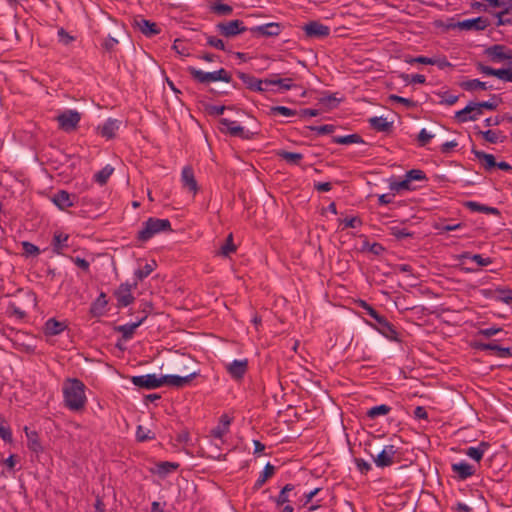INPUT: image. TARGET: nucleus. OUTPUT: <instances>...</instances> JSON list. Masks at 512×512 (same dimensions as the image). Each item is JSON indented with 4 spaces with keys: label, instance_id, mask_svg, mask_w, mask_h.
<instances>
[{
    "label": "nucleus",
    "instance_id": "51",
    "mask_svg": "<svg viewBox=\"0 0 512 512\" xmlns=\"http://www.w3.org/2000/svg\"><path fill=\"white\" fill-rule=\"evenodd\" d=\"M156 266V263L153 262V263H147L145 264V266L141 269H137L134 273L135 277H136V281H141L143 280L144 278H146L147 276H149L152 271L154 270V267Z\"/></svg>",
    "mask_w": 512,
    "mask_h": 512
},
{
    "label": "nucleus",
    "instance_id": "40",
    "mask_svg": "<svg viewBox=\"0 0 512 512\" xmlns=\"http://www.w3.org/2000/svg\"><path fill=\"white\" fill-rule=\"evenodd\" d=\"M491 7L501 8L498 13L509 14L512 11V0H482Z\"/></svg>",
    "mask_w": 512,
    "mask_h": 512
},
{
    "label": "nucleus",
    "instance_id": "3",
    "mask_svg": "<svg viewBox=\"0 0 512 512\" xmlns=\"http://www.w3.org/2000/svg\"><path fill=\"white\" fill-rule=\"evenodd\" d=\"M170 231H172V228L168 219L150 217L143 223L142 229L138 231L137 240L140 242H147L160 232Z\"/></svg>",
    "mask_w": 512,
    "mask_h": 512
},
{
    "label": "nucleus",
    "instance_id": "14",
    "mask_svg": "<svg viewBox=\"0 0 512 512\" xmlns=\"http://www.w3.org/2000/svg\"><path fill=\"white\" fill-rule=\"evenodd\" d=\"M131 382L135 386L147 390L156 389L163 386V381L161 380V377H157L155 374L132 376Z\"/></svg>",
    "mask_w": 512,
    "mask_h": 512
},
{
    "label": "nucleus",
    "instance_id": "58",
    "mask_svg": "<svg viewBox=\"0 0 512 512\" xmlns=\"http://www.w3.org/2000/svg\"><path fill=\"white\" fill-rule=\"evenodd\" d=\"M400 78L405 83L424 84L426 82V77L422 74L409 75L406 73H402V74H400Z\"/></svg>",
    "mask_w": 512,
    "mask_h": 512
},
{
    "label": "nucleus",
    "instance_id": "29",
    "mask_svg": "<svg viewBox=\"0 0 512 512\" xmlns=\"http://www.w3.org/2000/svg\"><path fill=\"white\" fill-rule=\"evenodd\" d=\"M451 468L452 471L456 473L458 478L461 480H465L475 474L474 467L465 461L454 463L452 464Z\"/></svg>",
    "mask_w": 512,
    "mask_h": 512
},
{
    "label": "nucleus",
    "instance_id": "31",
    "mask_svg": "<svg viewBox=\"0 0 512 512\" xmlns=\"http://www.w3.org/2000/svg\"><path fill=\"white\" fill-rule=\"evenodd\" d=\"M489 447L490 444L488 442L481 441L477 447H468L465 450V454L471 459L479 462Z\"/></svg>",
    "mask_w": 512,
    "mask_h": 512
},
{
    "label": "nucleus",
    "instance_id": "19",
    "mask_svg": "<svg viewBox=\"0 0 512 512\" xmlns=\"http://www.w3.org/2000/svg\"><path fill=\"white\" fill-rule=\"evenodd\" d=\"M134 26L137 27L146 37H153L160 34L161 29L155 22L144 19L140 16L134 18Z\"/></svg>",
    "mask_w": 512,
    "mask_h": 512
},
{
    "label": "nucleus",
    "instance_id": "4",
    "mask_svg": "<svg viewBox=\"0 0 512 512\" xmlns=\"http://www.w3.org/2000/svg\"><path fill=\"white\" fill-rule=\"evenodd\" d=\"M188 73L191 77L200 84H209L210 82L223 81L226 83L232 82L231 74L224 68H220L213 72H204L196 69L193 66L187 68Z\"/></svg>",
    "mask_w": 512,
    "mask_h": 512
},
{
    "label": "nucleus",
    "instance_id": "10",
    "mask_svg": "<svg viewBox=\"0 0 512 512\" xmlns=\"http://www.w3.org/2000/svg\"><path fill=\"white\" fill-rule=\"evenodd\" d=\"M490 25V21L488 18L479 16L473 19H466L464 21H459L454 24H449V28H459L461 30H475L482 31L485 30Z\"/></svg>",
    "mask_w": 512,
    "mask_h": 512
},
{
    "label": "nucleus",
    "instance_id": "17",
    "mask_svg": "<svg viewBox=\"0 0 512 512\" xmlns=\"http://www.w3.org/2000/svg\"><path fill=\"white\" fill-rule=\"evenodd\" d=\"M483 295L496 301L504 302L506 304L512 303V289L508 287L484 289Z\"/></svg>",
    "mask_w": 512,
    "mask_h": 512
},
{
    "label": "nucleus",
    "instance_id": "41",
    "mask_svg": "<svg viewBox=\"0 0 512 512\" xmlns=\"http://www.w3.org/2000/svg\"><path fill=\"white\" fill-rule=\"evenodd\" d=\"M460 259H471L472 261L476 262L479 266H488L490 265L493 260L490 257L484 258L480 254H472L470 252H464L460 255Z\"/></svg>",
    "mask_w": 512,
    "mask_h": 512
},
{
    "label": "nucleus",
    "instance_id": "55",
    "mask_svg": "<svg viewBox=\"0 0 512 512\" xmlns=\"http://www.w3.org/2000/svg\"><path fill=\"white\" fill-rule=\"evenodd\" d=\"M502 102V99L497 96V95H492L490 100L489 101H482V102H478V105L480 107H482V109H487V110H495L499 103Z\"/></svg>",
    "mask_w": 512,
    "mask_h": 512
},
{
    "label": "nucleus",
    "instance_id": "33",
    "mask_svg": "<svg viewBox=\"0 0 512 512\" xmlns=\"http://www.w3.org/2000/svg\"><path fill=\"white\" fill-rule=\"evenodd\" d=\"M107 304L108 301L106 299V294L104 292H101L97 299L91 304L90 313L94 317H99L103 315Z\"/></svg>",
    "mask_w": 512,
    "mask_h": 512
},
{
    "label": "nucleus",
    "instance_id": "45",
    "mask_svg": "<svg viewBox=\"0 0 512 512\" xmlns=\"http://www.w3.org/2000/svg\"><path fill=\"white\" fill-rule=\"evenodd\" d=\"M277 114L283 115L285 117H292L298 115V111L290 109L285 106H272L268 112V115L275 116Z\"/></svg>",
    "mask_w": 512,
    "mask_h": 512
},
{
    "label": "nucleus",
    "instance_id": "62",
    "mask_svg": "<svg viewBox=\"0 0 512 512\" xmlns=\"http://www.w3.org/2000/svg\"><path fill=\"white\" fill-rule=\"evenodd\" d=\"M0 437L5 442H11L12 441V432L8 425H6L5 421L0 418Z\"/></svg>",
    "mask_w": 512,
    "mask_h": 512
},
{
    "label": "nucleus",
    "instance_id": "7",
    "mask_svg": "<svg viewBox=\"0 0 512 512\" xmlns=\"http://www.w3.org/2000/svg\"><path fill=\"white\" fill-rule=\"evenodd\" d=\"M217 31L226 38H232L248 30L244 22L239 19L228 22H220L216 25Z\"/></svg>",
    "mask_w": 512,
    "mask_h": 512
},
{
    "label": "nucleus",
    "instance_id": "46",
    "mask_svg": "<svg viewBox=\"0 0 512 512\" xmlns=\"http://www.w3.org/2000/svg\"><path fill=\"white\" fill-rule=\"evenodd\" d=\"M6 313L9 317H15L17 320H24L27 317L26 312L15 303H9Z\"/></svg>",
    "mask_w": 512,
    "mask_h": 512
},
{
    "label": "nucleus",
    "instance_id": "38",
    "mask_svg": "<svg viewBox=\"0 0 512 512\" xmlns=\"http://www.w3.org/2000/svg\"><path fill=\"white\" fill-rule=\"evenodd\" d=\"M26 436H27V446L28 448L35 452L39 453L42 451V445L39 441V437L36 431H28V428H25Z\"/></svg>",
    "mask_w": 512,
    "mask_h": 512
},
{
    "label": "nucleus",
    "instance_id": "6",
    "mask_svg": "<svg viewBox=\"0 0 512 512\" xmlns=\"http://www.w3.org/2000/svg\"><path fill=\"white\" fill-rule=\"evenodd\" d=\"M221 132L228 133L233 137H239L244 140H250L253 138L254 133L249 130H245L244 127L237 124L236 121L229 120L227 118H221L219 120Z\"/></svg>",
    "mask_w": 512,
    "mask_h": 512
},
{
    "label": "nucleus",
    "instance_id": "63",
    "mask_svg": "<svg viewBox=\"0 0 512 512\" xmlns=\"http://www.w3.org/2000/svg\"><path fill=\"white\" fill-rule=\"evenodd\" d=\"M22 248L26 256H37L40 254V249L31 242H22Z\"/></svg>",
    "mask_w": 512,
    "mask_h": 512
},
{
    "label": "nucleus",
    "instance_id": "22",
    "mask_svg": "<svg viewBox=\"0 0 512 512\" xmlns=\"http://www.w3.org/2000/svg\"><path fill=\"white\" fill-rule=\"evenodd\" d=\"M197 375L198 373L196 372H193L187 376L163 375L161 376V380L163 381V385L182 388L188 385Z\"/></svg>",
    "mask_w": 512,
    "mask_h": 512
},
{
    "label": "nucleus",
    "instance_id": "43",
    "mask_svg": "<svg viewBox=\"0 0 512 512\" xmlns=\"http://www.w3.org/2000/svg\"><path fill=\"white\" fill-rule=\"evenodd\" d=\"M461 88L466 91H475L477 89L487 90L488 86L486 82H482L479 79H471L464 81L460 84Z\"/></svg>",
    "mask_w": 512,
    "mask_h": 512
},
{
    "label": "nucleus",
    "instance_id": "8",
    "mask_svg": "<svg viewBox=\"0 0 512 512\" xmlns=\"http://www.w3.org/2000/svg\"><path fill=\"white\" fill-rule=\"evenodd\" d=\"M483 114V109L478 102L470 101L462 110L455 113V119L459 123L476 121Z\"/></svg>",
    "mask_w": 512,
    "mask_h": 512
},
{
    "label": "nucleus",
    "instance_id": "24",
    "mask_svg": "<svg viewBox=\"0 0 512 512\" xmlns=\"http://www.w3.org/2000/svg\"><path fill=\"white\" fill-rule=\"evenodd\" d=\"M474 348L481 350V351H486V350L496 351L497 355L501 358L512 357V349L511 348L501 347L495 343L475 342Z\"/></svg>",
    "mask_w": 512,
    "mask_h": 512
},
{
    "label": "nucleus",
    "instance_id": "60",
    "mask_svg": "<svg viewBox=\"0 0 512 512\" xmlns=\"http://www.w3.org/2000/svg\"><path fill=\"white\" fill-rule=\"evenodd\" d=\"M305 128L309 129L311 131H316L317 134H319V135L331 134L335 130V126L330 125V124L321 125V126H306Z\"/></svg>",
    "mask_w": 512,
    "mask_h": 512
},
{
    "label": "nucleus",
    "instance_id": "52",
    "mask_svg": "<svg viewBox=\"0 0 512 512\" xmlns=\"http://www.w3.org/2000/svg\"><path fill=\"white\" fill-rule=\"evenodd\" d=\"M478 134L481 135L485 141H487L491 144H496L499 142L500 131L486 130V131H479ZM502 141L503 140H500V142H502Z\"/></svg>",
    "mask_w": 512,
    "mask_h": 512
},
{
    "label": "nucleus",
    "instance_id": "48",
    "mask_svg": "<svg viewBox=\"0 0 512 512\" xmlns=\"http://www.w3.org/2000/svg\"><path fill=\"white\" fill-rule=\"evenodd\" d=\"M211 11L218 16H228L233 12V8L227 4L215 3L210 7Z\"/></svg>",
    "mask_w": 512,
    "mask_h": 512
},
{
    "label": "nucleus",
    "instance_id": "13",
    "mask_svg": "<svg viewBox=\"0 0 512 512\" xmlns=\"http://www.w3.org/2000/svg\"><path fill=\"white\" fill-rule=\"evenodd\" d=\"M307 38L323 39L329 36L330 28L319 21H310L303 26Z\"/></svg>",
    "mask_w": 512,
    "mask_h": 512
},
{
    "label": "nucleus",
    "instance_id": "57",
    "mask_svg": "<svg viewBox=\"0 0 512 512\" xmlns=\"http://www.w3.org/2000/svg\"><path fill=\"white\" fill-rule=\"evenodd\" d=\"M389 188L392 191L399 192L401 190H411L413 189L411 187V183L408 181V179L405 177L404 180L401 181H392L389 184Z\"/></svg>",
    "mask_w": 512,
    "mask_h": 512
},
{
    "label": "nucleus",
    "instance_id": "53",
    "mask_svg": "<svg viewBox=\"0 0 512 512\" xmlns=\"http://www.w3.org/2000/svg\"><path fill=\"white\" fill-rule=\"evenodd\" d=\"M360 306L366 310L367 314L372 317L376 323L378 324L379 322L382 321V319L385 317L383 315H381L380 313H378V311H376L370 304H368L366 301H363L361 300L360 301Z\"/></svg>",
    "mask_w": 512,
    "mask_h": 512
},
{
    "label": "nucleus",
    "instance_id": "64",
    "mask_svg": "<svg viewBox=\"0 0 512 512\" xmlns=\"http://www.w3.org/2000/svg\"><path fill=\"white\" fill-rule=\"evenodd\" d=\"M339 99L334 95H328L320 98V103L329 109H334L339 104Z\"/></svg>",
    "mask_w": 512,
    "mask_h": 512
},
{
    "label": "nucleus",
    "instance_id": "37",
    "mask_svg": "<svg viewBox=\"0 0 512 512\" xmlns=\"http://www.w3.org/2000/svg\"><path fill=\"white\" fill-rule=\"evenodd\" d=\"M69 236L64 233H55L52 241L53 251L56 254H62L63 250L68 247L67 241Z\"/></svg>",
    "mask_w": 512,
    "mask_h": 512
},
{
    "label": "nucleus",
    "instance_id": "23",
    "mask_svg": "<svg viewBox=\"0 0 512 512\" xmlns=\"http://www.w3.org/2000/svg\"><path fill=\"white\" fill-rule=\"evenodd\" d=\"M181 180L183 183V187L188 189L190 192H192L193 195H195L198 191V184L194 176V171L192 167L185 166L181 173Z\"/></svg>",
    "mask_w": 512,
    "mask_h": 512
},
{
    "label": "nucleus",
    "instance_id": "28",
    "mask_svg": "<svg viewBox=\"0 0 512 512\" xmlns=\"http://www.w3.org/2000/svg\"><path fill=\"white\" fill-rule=\"evenodd\" d=\"M472 153L475 155V157L479 160L482 167L490 172L492 169L496 168V159L494 155L488 154L484 151L472 149Z\"/></svg>",
    "mask_w": 512,
    "mask_h": 512
},
{
    "label": "nucleus",
    "instance_id": "32",
    "mask_svg": "<svg viewBox=\"0 0 512 512\" xmlns=\"http://www.w3.org/2000/svg\"><path fill=\"white\" fill-rule=\"evenodd\" d=\"M66 324L64 322H60L55 318H50L45 323V334L50 336H55L60 334L66 329Z\"/></svg>",
    "mask_w": 512,
    "mask_h": 512
},
{
    "label": "nucleus",
    "instance_id": "20",
    "mask_svg": "<svg viewBox=\"0 0 512 512\" xmlns=\"http://www.w3.org/2000/svg\"><path fill=\"white\" fill-rule=\"evenodd\" d=\"M374 328L388 340L401 342L396 327L391 322H389L386 317H384L381 322L374 326Z\"/></svg>",
    "mask_w": 512,
    "mask_h": 512
},
{
    "label": "nucleus",
    "instance_id": "35",
    "mask_svg": "<svg viewBox=\"0 0 512 512\" xmlns=\"http://www.w3.org/2000/svg\"><path fill=\"white\" fill-rule=\"evenodd\" d=\"M276 468L271 463H267L264 467V470L261 472L259 478L256 480L253 489H260L268 479H270L275 474Z\"/></svg>",
    "mask_w": 512,
    "mask_h": 512
},
{
    "label": "nucleus",
    "instance_id": "21",
    "mask_svg": "<svg viewBox=\"0 0 512 512\" xmlns=\"http://www.w3.org/2000/svg\"><path fill=\"white\" fill-rule=\"evenodd\" d=\"M248 370V360H234L226 365V371L235 380H241Z\"/></svg>",
    "mask_w": 512,
    "mask_h": 512
},
{
    "label": "nucleus",
    "instance_id": "16",
    "mask_svg": "<svg viewBox=\"0 0 512 512\" xmlns=\"http://www.w3.org/2000/svg\"><path fill=\"white\" fill-rule=\"evenodd\" d=\"M237 76L242 82L246 85L247 89L255 92H265L267 91V86H265V79H259L251 74L244 73L241 71L237 72Z\"/></svg>",
    "mask_w": 512,
    "mask_h": 512
},
{
    "label": "nucleus",
    "instance_id": "25",
    "mask_svg": "<svg viewBox=\"0 0 512 512\" xmlns=\"http://www.w3.org/2000/svg\"><path fill=\"white\" fill-rule=\"evenodd\" d=\"M275 85L278 86V91H287L293 88L292 78H279L277 74H271L268 78H265V86Z\"/></svg>",
    "mask_w": 512,
    "mask_h": 512
},
{
    "label": "nucleus",
    "instance_id": "30",
    "mask_svg": "<svg viewBox=\"0 0 512 512\" xmlns=\"http://www.w3.org/2000/svg\"><path fill=\"white\" fill-rule=\"evenodd\" d=\"M368 122L370 127L377 132L390 133L393 129V122H389L383 117H371Z\"/></svg>",
    "mask_w": 512,
    "mask_h": 512
},
{
    "label": "nucleus",
    "instance_id": "15",
    "mask_svg": "<svg viewBox=\"0 0 512 512\" xmlns=\"http://www.w3.org/2000/svg\"><path fill=\"white\" fill-rule=\"evenodd\" d=\"M283 29V26L277 22H270L263 25L255 26L250 28V32L254 35L263 37H274L278 36Z\"/></svg>",
    "mask_w": 512,
    "mask_h": 512
},
{
    "label": "nucleus",
    "instance_id": "39",
    "mask_svg": "<svg viewBox=\"0 0 512 512\" xmlns=\"http://www.w3.org/2000/svg\"><path fill=\"white\" fill-rule=\"evenodd\" d=\"M277 156L281 159L285 160L287 163L291 165H300V162L303 159V154L296 152H288L285 150L277 151Z\"/></svg>",
    "mask_w": 512,
    "mask_h": 512
},
{
    "label": "nucleus",
    "instance_id": "26",
    "mask_svg": "<svg viewBox=\"0 0 512 512\" xmlns=\"http://www.w3.org/2000/svg\"><path fill=\"white\" fill-rule=\"evenodd\" d=\"M231 422L232 418L227 414H223L219 419L218 425L211 430V436L216 439H222L228 433Z\"/></svg>",
    "mask_w": 512,
    "mask_h": 512
},
{
    "label": "nucleus",
    "instance_id": "54",
    "mask_svg": "<svg viewBox=\"0 0 512 512\" xmlns=\"http://www.w3.org/2000/svg\"><path fill=\"white\" fill-rule=\"evenodd\" d=\"M155 438V434L151 430H146L143 426L139 425L136 430V439L139 442L152 440Z\"/></svg>",
    "mask_w": 512,
    "mask_h": 512
},
{
    "label": "nucleus",
    "instance_id": "9",
    "mask_svg": "<svg viewBox=\"0 0 512 512\" xmlns=\"http://www.w3.org/2000/svg\"><path fill=\"white\" fill-rule=\"evenodd\" d=\"M476 68L480 73L487 76H495L502 81L512 82V64H509L507 68L495 69L478 62Z\"/></svg>",
    "mask_w": 512,
    "mask_h": 512
},
{
    "label": "nucleus",
    "instance_id": "42",
    "mask_svg": "<svg viewBox=\"0 0 512 512\" xmlns=\"http://www.w3.org/2000/svg\"><path fill=\"white\" fill-rule=\"evenodd\" d=\"M390 411H391V407L390 406H388L386 404H381V405L374 406V407L370 408L366 412V416L369 419L373 420V419H376L379 416L387 415Z\"/></svg>",
    "mask_w": 512,
    "mask_h": 512
},
{
    "label": "nucleus",
    "instance_id": "1",
    "mask_svg": "<svg viewBox=\"0 0 512 512\" xmlns=\"http://www.w3.org/2000/svg\"><path fill=\"white\" fill-rule=\"evenodd\" d=\"M65 406L71 411H80L85 407V385L77 378H68L63 384Z\"/></svg>",
    "mask_w": 512,
    "mask_h": 512
},
{
    "label": "nucleus",
    "instance_id": "36",
    "mask_svg": "<svg viewBox=\"0 0 512 512\" xmlns=\"http://www.w3.org/2000/svg\"><path fill=\"white\" fill-rule=\"evenodd\" d=\"M332 142L341 145L363 144V138L359 134H350L345 136H333Z\"/></svg>",
    "mask_w": 512,
    "mask_h": 512
},
{
    "label": "nucleus",
    "instance_id": "56",
    "mask_svg": "<svg viewBox=\"0 0 512 512\" xmlns=\"http://www.w3.org/2000/svg\"><path fill=\"white\" fill-rule=\"evenodd\" d=\"M389 100L392 102L403 104L408 109H413L417 107V102L413 101L412 99L404 98L395 94H391L389 96Z\"/></svg>",
    "mask_w": 512,
    "mask_h": 512
},
{
    "label": "nucleus",
    "instance_id": "59",
    "mask_svg": "<svg viewBox=\"0 0 512 512\" xmlns=\"http://www.w3.org/2000/svg\"><path fill=\"white\" fill-rule=\"evenodd\" d=\"M437 95L441 97L440 104H446L449 106L454 105L459 99V96L450 94L448 91L438 92Z\"/></svg>",
    "mask_w": 512,
    "mask_h": 512
},
{
    "label": "nucleus",
    "instance_id": "18",
    "mask_svg": "<svg viewBox=\"0 0 512 512\" xmlns=\"http://www.w3.org/2000/svg\"><path fill=\"white\" fill-rule=\"evenodd\" d=\"M75 194H70L65 190H59L52 197L51 201L60 209L65 210L75 205Z\"/></svg>",
    "mask_w": 512,
    "mask_h": 512
},
{
    "label": "nucleus",
    "instance_id": "2",
    "mask_svg": "<svg viewBox=\"0 0 512 512\" xmlns=\"http://www.w3.org/2000/svg\"><path fill=\"white\" fill-rule=\"evenodd\" d=\"M364 445L365 453L373 459L375 465L378 468L390 467L396 463L395 456L398 453V448L394 445L384 446L377 455H374L373 452L370 451V448H373V450L377 451L380 449V446L373 445L371 441L365 442Z\"/></svg>",
    "mask_w": 512,
    "mask_h": 512
},
{
    "label": "nucleus",
    "instance_id": "27",
    "mask_svg": "<svg viewBox=\"0 0 512 512\" xmlns=\"http://www.w3.org/2000/svg\"><path fill=\"white\" fill-rule=\"evenodd\" d=\"M120 121L117 119L109 118L102 126L98 127L99 133L102 137L112 139L115 137L117 130L120 127Z\"/></svg>",
    "mask_w": 512,
    "mask_h": 512
},
{
    "label": "nucleus",
    "instance_id": "11",
    "mask_svg": "<svg viewBox=\"0 0 512 512\" xmlns=\"http://www.w3.org/2000/svg\"><path fill=\"white\" fill-rule=\"evenodd\" d=\"M485 54L490 58L492 62H501L504 60L508 61V64L512 62V50L501 44H495L485 49Z\"/></svg>",
    "mask_w": 512,
    "mask_h": 512
},
{
    "label": "nucleus",
    "instance_id": "34",
    "mask_svg": "<svg viewBox=\"0 0 512 512\" xmlns=\"http://www.w3.org/2000/svg\"><path fill=\"white\" fill-rule=\"evenodd\" d=\"M140 325H141V321H136V322H133V323H128V324H124V325L115 326L114 330L116 332L122 333L123 340L127 341V340H130L133 337V335L135 333V330Z\"/></svg>",
    "mask_w": 512,
    "mask_h": 512
},
{
    "label": "nucleus",
    "instance_id": "50",
    "mask_svg": "<svg viewBox=\"0 0 512 512\" xmlns=\"http://www.w3.org/2000/svg\"><path fill=\"white\" fill-rule=\"evenodd\" d=\"M390 235L394 236L398 240H402L407 237H412L413 233L409 232L405 228H401L399 226H391L389 227Z\"/></svg>",
    "mask_w": 512,
    "mask_h": 512
},
{
    "label": "nucleus",
    "instance_id": "5",
    "mask_svg": "<svg viewBox=\"0 0 512 512\" xmlns=\"http://www.w3.org/2000/svg\"><path fill=\"white\" fill-rule=\"evenodd\" d=\"M56 120L59 128L65 132H72L77 129L81 120V113L76 110L67 109L60 113Z\"/></svg>",
    "mask_w": 512,
    "mask_h": 512
},
{
    "label": "nucleus",
    "instance_id": "47",
    "mask_svg": "<svg viewBox=\"0 0 512 512\" xmlns=\"http://www.w3.org/2000/svg\"><path fill=\"white\" fill-rule=\"evenodd\" d=\"M236 251V246L233 243V235L229 234L225 243L221 246L219 254L228 257L231 253Z\"/></svg>",
    "mask_w": 512,
    "mask_h": 512
},
{
    "label": "nucleus",
    "instance_id": "49",
    "mask_svg": "<svg viewBox=\"0 0 512 512\" xmlns=\"http://www.w3.org/2000/svg\"><path fill=\"white\" fill-rule=\"evenodd\" d=\"M158 473L160 475H167L175 470H177L179 468V464L178 463H174V462H168V461H164V462H160L158 465Z\"/></svg>",
    "mask_w": 512,
    "mask_h": 512
},
{
    "label": "nucleus",
    "instance_id": "44",
    "mask_svg": "<svg viewBox=\"0 0 512 512\" xmlns=\"http://www.w3.org/2000/svg\"><path fill=\"white\" fill-rule=\"evenodd\" d=\"M114 169L110 165H106L99 172L94 175V180L100 184L104 185L107 183L109 177L112 175Z\"/></svg>",
    "mask_w": 512,
    "mask_h": 512
},
{
    "label": "nucleus",
    "instance_id": "12",
    "mask_svg": "<svg viewBox=\"0 0 512 512\" xmlns=\"http://www.w3.org/2000/svg\"><path fill=\"white\" fill-rule=\"evenodd\" d=\"M136 286H137V281H135L133 284L122 283L115 290L114 296L117 299L119 307H127L133 303L134 297L131 293V290H132V288H135Z\"/></svg>",
    "mask_w": 512,
    "mask_h": 512
},
{
    "label": "nucleus",
    "instance_id": "61",
    "mask_svg": "<svg viewBox=\"0 0 512 512\" xmlns=\"http://www.w3.org/2000/svg\"><path fill=\"white\" fill-rule=\"evenodd\" d=\"M405 177L408 179V181L411 183L412 181H422L426 180V175L422 170L419 169H412L409 170Z\"/></svg>",
    "mask_w": 512,
    "mask_h": 512
}]
</instances>
